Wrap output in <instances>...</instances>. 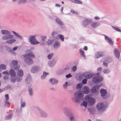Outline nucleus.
I'll return each instance as SVG.
<instances>
[{
  "instance_id": "nucleus-56",
  "label": "nucleus",
  "mask_w": 121,
  "mask_h": 121,
  "mask_svg": "<svg viewBox=\"0 0 121 121\" xmlns=\"http://www.w3.org/2000/svg\"><path fill=\"white\" fill-rule=\"evenodd\" d=\"M6 49L10 52L11 51L12 49L11 48L8 46H7L6 48Z\"/></svg>"
},
{
  "instance_id": "nucleus-61",
  "label": "nucleus",
  "mask_w": 121,
  "mask_h": 121,
  "mask_svg": "<svg viewBox=\"0 0 121 121\" xmlns=\"http://www.w3.org/2000/svg\"><path fill=\"white\" fill-rule=\"evenodd\" d=\"M69 69V67L68 66H66L64 69V71H66V70Z\"/></svg>"
},
{
  "instance_id": "nucleus-40",
  "label": "nucleus",
  "mask_w": 121,
  "mask_h": 121,
  "mask_svg": "<svg viewBox=\"0 0 121 121\" xmlns=\"http://www.w3.org/2000/svg\"><path fill=\"white\" fill-rule=\"evenodd\" d=\"M12 114H10L7 116L5 117V118L6 120H9L12 118Z\"/></svg>"
},
{
  "instance_id": "nucleus-45",
  "label": "nucleus",
  "mask_w": 121,
  "mask_h": 121,
  "mask_svg": "<svg viewBox=\"0 0 121 121\" xmlns=\"http://www.w3.org/2000/svg\"><path fill=\"white\" fill-rule=\"evenodd\" d=\"M110 72V70L107 69H105L103 70V72L105 73H109Z\"/></svg>"
},
{
  "instance_id": "nucleus-39",
  "label": "nucleus",
  "mask_w": 121,
  "mask_h": 121,
  "mask_svg": "<svg viewBox=\"0 0 121 121\" xmlns=\"http://www.w3.org/2000/svg\"><path fill=\"white\" fill-rule=\"evenodd\" d=\"M82 85L81 83H79L77 84L76 86L77 89H81L82 86Z\"/></svg>"
},
{
  "instance_id": "nucleus-12",
  "label": "nucleus",
  "mask_w": 121,
  "mask_h": 121,
  "mask_svg": "<svg viewBox=\"0 0 121 121\" xmlns=\"http://www.w3.org/2000/svg\"><path fill=\"white\" fill-rule=\"evenodd\" d=\"M63 111L64 113L67 117L72 113L70 110L67 107H64L63 109Z\"/></svg>"
},
{
  "instance_id": "nucleus-60",
  "label": "nucleus",
  "mask_w": 121,
  "mask_h": 121,
  "mask_svg": "<svg viewBox=\"0 0 121 121\" xmlns=\"http://www.w3.org/2000/svg\"><path fill=\"white\" fill-rule=\"evenodd\" d=\"M5 97L6 100H8L9 99V95L8 94H6L5 95Z\"/></svg>"
},
{
  "instance_id": "nucleus-43",
  "label": "nucleus",
  "mask_w": 121,
  "mask_h": 121,
  "mask_svg": "<svg viewBox=\"0 0 121 121\" xmlns=\"http://www.w3.org/2000/svg\"><path fill=\"white\" fill-rule=\"evenodd\" d=\"M16 80L17 82H19L22 80V78L20 77H17L16 78Z\"/></svg>"
},
{
  "instance_id": "nucleus-54",
  "label": "nucleus",
  "mask_w": 121,
  "mask_h": 121,
  "mask_svg": "<svg viewBox=\"0 0 121 121\" xmlns=\"http://www.w3.org/2000/svg\"><path fill=\"white\" fill-rule=\"evenodd\" d=\"M14 77H13L11 79V81L13 83L15 82L16 80V78H15Z\"/></svg>"
},
{
  "instance_id": "nucleus-33",
  "label": "nucleus",
  "mask_w": 121,
  "mask_h": 121,
  "mask_svg": "<svg viewBox=\"0 0 121 121\" xmlns=\"http://www.w3.org/2000/svg\"><path fill=\"white\" fill-rule=\"evenodd\" d=\"M54 41V39H50L48 40L47 41V43L48 45H49L51 44Z\"/></svg>"
},
{
  "instance_id": "nucleus-4",
  "label": "nucleus",
  "mask_w": 121,
  "mask_h": 121,
  "mask_svg": "<svg viewBox=\"0 0 121 121\" xmlns=\"http://www.w3.org/2000/svg\"><path fill=\"white\" fill-rule=\"evenodd\" d=\"M86 100L87 101L89 106H91L95 102V99L94 98L90 97L89 95H86L85 97Z\"/></svg>"
},
{
  "instance_id": "nucleus-2",
  "label": "nucleus",
  "mask_w": 121,
  "mask_h": 121,
  "mask_svg": "<svg viewBox=\"0 0 121 121\" xmlns=\"http://www.w3.org/2000/svg\"><path fill=\"white\" fill-rule=\"evenodd\" d=\"M83 95V94L79 90L75 93L74 97L72 98V100L74 102L79 103L80 102L79 99L82 98Z\"/></svg>"
},
{
  "instance_id": "nucleus-36",
  "label": "nucleus",
  "mask_w": 121,
  "mask_h": 121,
  "mask_svg": "<svg viewBox=\"0 0 121 121\" xmlns=\"http://www.w3.org/2000/svg\"><path fill=\"white\" fill-rule=\"evenodd\" d=\"M48 73H46L45 71H44L43 72V75H42L41 77V78L42 79H43L45 78L46 75H48Z\"/></svg>"
},
{
  "instance_id": "nucleus-6",
  "label": "nucleus",
  "mask_w": 121,
  "mask_h": 121,
  "mask_svg": "<svg viewBox=\"0 0 121 121\" xmlns=\"http://www.w3.org/2000/svg\"><path fill=\"white\" fill-rule=\"evenodd\" d=\"M103 79V78L101 76H95L92 78L93 82L95 83L99 82L102 81Z\"/></svg>"
},
{
  "instance_id": "nucleus-10",
  "label": "nucleus",
  "mask_w": 121,
  "mask_h": 121,
  "mask_svg": "<svg viewBox=\"0 0 121 121\" xmlns=\"http://www.w3.org/2000/svg\"><path fill=\"white\" fill-rule=\"evenodd\" d=\"M28 53L24 55L23 56L24 57H26L29 56L32 58L35 57V55L32 52V51L31 49H28L27 51Z\"/></svg>"
},
{
  "instance_id": "nucleus-62",
  "label": "nucleus",
  "mask_w": 121,
  "mask_h": 121,
  "mask_svg": "<svg viewBox=\"0 0 121 121\" xmlns=\"http://www.w3.org/2000/svg\"><path fill=\"white\" fill-rule=\"evenodd\" d=\"M12 39H11L10 40L12 44L13 43H14L16 41V40L15 39H13V38Z\"/></svg>"
},
{
  "instance_id": "nucleus-64",
  "label": "nucleus",
  "mask_w": 121,
  "mask_h": 121,
  "mask_svg": "<svg viewBox=\"0 0 121 121\" xmlns=\"http://www.w3.org/2000/svg\"><path fill=\"white\" fill-rule=\"evenodd\" d=\"M6 43H8L9 44H12V43L11 42L10 40L6 41Z\"/></svg>"
},
{
  "instance_id": "nucleus-42",
  "label": "nucleus",
  "mask_w": 121,
  "mask_h": 121,
  "mask_svg": "<svg viewBox=\"0 0 121 121\" xmlns=\"http://www.w3.org/2000/svg\"><path fill=\"white\" fill-rule=\"evenodd\" d=\"M108 42L111 45H113V42L110 38L108 41Z\"/></svg>"
},
{
  "instance_id": "nucleus-44",
  "label": "nucleus",
  "mask_w": 121,
  "mask_h": 121,
  "mask_svg": "<svg viewBox=\"0 0 121 121\" xmlns=\"http://www.w3.org/2000/svg\"><path fill=\"white\" fill-rule=\"evenodd\" d=\"M53 53H51L49 54L47 56V57L49 59H50L53 56Z\"/></svg>"
},
{
  "instance_id": "nucleus-20",
  "label": "nucleus",
  "mask_w": 121,
  "mask_h": 121,
  "mask_svg": "<svg viewBox=\"0 0 121 121\" xmlns=\"http://www.w3.org/2000/svg\"><path fill=\"white\" fill-rule=\"evenodd\" d=\"M32 82V79L30 76V75L29 74L28 75L26 80V82L27 83H29Z\"/></svg>"
},
{
  "instance_id": "nucleus-38",
  "label": "nucleus",
  "mask_w": 121,
  "mask_h": 121,
  "mask_svg": "<svg viewBox=\"0 0 121 121\" xmlns=\"http://www.w3.org/2000/svg\"><path fill=\"white\" fill-rule=\"evenodd\" d=\"M105 61L109 63L112 62V61L113 60L112 58H109L106 59Z\"/></svg>"
},
{
  "instance_id": "nucleus-35",
  "label": "nucleus",
  "mask_w": 121,
  "mask_h": 121,
  "mask_svg": "<svg viewBox=\"0 0 121 121\" xmlns=\"http://www.w3.org/2000/svg\"><path fill=\"white\" fill-rule=\"evenodd\" d=\"M88 104L87 101H86L83 102L81 104V106H84L85 107H86L87 106V105Z\"/></svg>"
},
{
  "instance_id": "nucleus-57",
  "label": "nucleus",
  "mask_w": 121,
  "mask_h": 121,
  "mask_svg": "<svg viewBox=\"0 0 121 121\" xmlns=\"http://www.w3.org/2000/svg\"><path fill=\"white\" fill-rule=\"evenodd\" d=\"M3 79L5 80H7L8 79V77L7 76H4L3 77Z\"/></svg>"
},
{
  "instance_id": "nucleus-50",
  "label": "nucleus",
  "mask_w": 121,
  "mask_h": 121,
  "mask_svg": "<svg viewBox=\"0 0 121 121\" xmlns=\"http://www.w3.org/2000/svg\"><path fill=\"white\" fill-rule=\"evenodd\" d=\"M21 107H24L25 105V103L24 102H21Z\"/></svg>"
},
{
  "instance_id": "nucleus-53",
  "label": "nucleus",
  "mask_w": 121,
  "mask_h": 121,
  "mask_svg": "<svg viewBox=\"0 0 121 121\" xmlns=\"http://www.w3.org/2000/svg\"><path fill=\"white\" fill-rule=\"evenodd\" d=\"M68 83L67 82H66L65 84H64L63 85V88L65 89L66 88V87L67 86V85H68Z\"/></svg>"
},
{
  "instance_id": "nucleus-49",
  "label": "nucleus",
  "mask_w": 121,
  "mask_h": 121,
  "mask_svg": "<svg viewBox=\"0 0 121 121\" xmlns=\"http://www.w3.org/2000/svg\"><path fill=\"white\" fill-rule=\"evenodd\" d=\"M77 69V67L76 66H74L72 69V71L73 72L75 71Z\"/></svg>"
},
{
  "instance_id": "nucleus-29",
  "label": "nucleus",
  "mask_w": 121,
  "mask_h": 121,
  "mask_svg": "<svg viewBox=\"0 0 121 121\" xmlns=\"http://www.w3.org/2000/svg\"><path fill=\"white\" fill-rule=\"evenodd\" d=\"M70 1L72 2L75 3L81 4L82 2L79 0H70Z\"/></svg>"
},
{
  "instance_id": "nucleus-21",
  "label": "nucleus",
  "mask_w": 121,
  "mask_h": 121,
  "mask_svg": "<svg viewBox=\"0 0 121 121\" xmlns=\"http://www.w3.org/2000/svg\"><path fill=\"white\" fill-rule=\"evenodd\" d=\"M53 47L55 49L58 48L60 45L59 42L57 41H55L53 44Z\"/></svg>"
},
{
  "instance_id": "nucleus-63",
  "label": "nucleus",
  "mask_w": 121,
  "mask_h": 121,
  "mask_svg": "<svg viewBox=\"0 0 121 121\" xmlns=\"http://www.w3.org/2000/svg\"><path fill=\"white\" fill-rule=\"evenodd\" d=\"M105 60H104L103 62V65L106 67H107L108 66L107 64L105 62Z\"/></svg>"
},
{
  "instance_id": "nucleus-13",
  "label": "nucleus",
  "mask_w": 121,
  "mask_h": 121,
  "mask_svg": "<svg viewBox=\"0 0 121 121\" xmlns=\"http://www.w3.org/2000/svg\"><path fill=\"white\" fill-rule=\"evenodd\" d=\"M24 59V61L27 65H31L33 62V61L32 59L30 57H26Z\"/></svg>"
},
{
  "instance_id": "nucleus-55",
  "label": "nucleus",
  "mask_w": 121,
  "mask_h": 121,
  "mask_svg": "<svg viewBox=\"0 0 121 121\" xmlns=\"http://www.w3.org/2000/svg\"><path fill=\"white\" fill-rule=\"evenodd\" d=\"M72 76V75H71L70 73H69V74H68L66 75L65 76L67 78H70Z\"/></svg>"
},
{
  "instance_id": "nucleus-9",
  "label": "nucleus",
  "mask_w": 121,
  "mask_h": 121,
  "mask_svg": "<svg viewBox=\"0 0 121 121\" xmlns=\"http://www.w3.org/2000/svg\"><path fill=\"white\" fill-rule=\"evenodd\" d=\"M100 86H95L91 90V92L95 95H97L99 94V89Z\"/></svg>"
},
{
  "instance_id": "nucleus-59",
  "label": "nucleus",
  "mask_w": 121,
  "mask_h": 121,
  "mask_svg": "<svg viewBox=\"0 0 121 121\" xmlns=\"http://www.w3.org/2000/svg\"><path fill=\"white\" fill-rule=\"evenodd\" d=\"M10 53L14 56H15L16 55V53L15 52H13L12 50L10 52Z\"/></svg>"
},
{
  "instance_id": "nucleus-19",
  "label": "nucleus",
  "mask_w": 121,
  "mask_h": 121,
  "mask_svg": "<svg viewBox=\"0 0 121 121\" xmlns=\"http://www.w3.org/2000/svg\"><path fill=\"white\" fill-rule=\"evenodd\" d=\"M49 81L52 85H56L58 82L57 79L54 78L50 79H49Z\"/></svg>"
},
{
  "instance_id": "nucleus-31",
  "label": "nucleus",
  "mask_w": 121,
  "mask_h": 121,
  "mask_svg": "<svg viewBox=\"0 0 121 121\" xmlns=\"http://www.w3.org/2000/svg\"><path fill=\"white\" fill-rule=\"evenodd\" d=\"M27 1V0H19L18 1V3L19 4H25Z\"/></svg>"
},
{
  "instance_id": "nucleus-23",
  "label": "nucleus",
  "mask_w": 121,
  "mask_h": 121,
  "mask_svg": "<svg viewBox=\"0 0 121 121\" xmlns=\"http://www.w3.org/2000/svg\"><path fill=\"white\" fill-rule=\"evenodd\" d=\"M115 55L117 58H119L120 56V52L117 49L115 48L114 50Z\"/></svg>"
},
{
  "instance_id": "nucleus-11",
  "label": "nucleus",
  "mask_w": 121,
  "mask_h": 121,
  "mask_svg": "<svg viewBox=\"0 0 121 121\" xmlns=\"http://www.w3.org/2000/svg\"><path fill=\"white\" fill-rule=\"evenodd\" d=\"M40 69V68L39 66H35L31 68V71L32 73H36L39 72Z\"/></svg>"
},
{
  "instance_id": "nucleus-37",
  "label": "nucleus",
  "mask_w": 121,
  "mask_h": 121,
  "mask_svg": "<svg viewBox=\"0 0 121 121\" xmlns=\"http://www.w3.org/2000/svg\"><path fill=\"white\" fill-rule=\"evenodd\" d=\"M84 75V74L83 75V74H80L78 77V78L77 79L78 81H81L83 78Z\"/></svg>"
},
{
  "instance_id": "nucleus-32",
  "label": "nucleus",
  "mask_w": 121,
  "mask_h": 121,
  "mask_svg": "<svg viewBox=\"0 0 121 121\" xmlns=\"http://www.w3.org/2000/svg\"><path fill=\"white\" fill-rule=\"evenodd\" d=\"M17 75L19 77H21L23 76V73L22 70V69H20L17 72Z\"/></svg>"
},
{
  "instance_id": "nucleus-1",
  "label": "nucleus",
  "mask_w": 121,
  "mask_h": 121,
  "mask_svg": "<svg viewBox=\"0 0 121 121\" xmlns=\"http://www.w3.org/2000/svg\"><path fill=\"white\" fill-rule=\"evenodd\" d=\"M1 32L3 34L5 35L2 37V39L3 40H7L13 38H14V36L11 34V32L9 31L3 30L1 31Z\"/></svg>"
},
{
  "instance_id": "nucleus-52",
  "label": "nucleus",
  "mask_w": 121,
  "mask_h": 121,
  "mask_svg": "<svg viewBox=\"0 0 121 121\" xmlns=\"http://www.w3.org/2000/svg\"><path fill=\"white\" fill-rule=\"evenodd\" d=\"M47 38L46 36H41V38L42 39V40L43 41H45V39Z\"/></svg>"
},
{
  "instance_id": "nucleus-28",
  "label": "nucleus",
  "mask_w": 121,
  "mask_h": 121,
  "mask_svg": "<svg viewBox=\"0 0 121 121\" xmlns=\"http://www.w3.org/2000/svg\"><path fill=\"white\" fill-rule=\"evenodd\" d=\"M9 73L12 77H14L15 75V71L13 69H11L9 71Z\"/></svg>"
},
{
  "instance_id": "nucleus-16",
  "label": "nucleus",
  "mask_w": 121,
  "mask_h": 121,
  "mask_svg": "<svg viewBox=\"0 0 121 121\" xmlns=\"http://www.w3.org/2000/svg\"><path fill=\"white\" fill-rule=\"evenodd\" d=\"M67 117L70 121H77L75 115L73 113Z\"/></svg>"
},
{
  "instance_id": "nucleus-27",
  "label": "nucleus",
  "mask_w": 121,
  "mask_h": 121,
  "mask_svg": "<svg viewBox=\"0 0 121 121\" xmlns=\"http://www.w3.org/2000/svg\"><path fill=\"white\" fill-rule=\"evenodd\" d=\"M103 56V53L102 52H99L96 53L95 56L98 58Z\"/></svg>"
},
{
  "instance_id": "nucleus-46",
  "label": "nucleus",
  "mask_w": 121,
  "mask_h": 121,
  "mask_svg": "<svg viewBox=\"0 0 121 121\" xmlns=\"http://www.w3.org/2000/svg\"><path fill=\"white\" fill-rule=\"evenodd\" d=\"M59 37L62 41H64V37L63 35L60 34L59 35Z\"/></svg>"
},
{
  "instance_id": "nucleus-24",
  "label": "nucleus",
  "mask_w": 121,
  "mask_h": 121,
  "mask_svg": "<svg viewBox=\"0 0 121 121\" xmlns=\"http://www.w3.org/2000/svg\"><path fill=\"white\" fill-rule=\"evenodd\" d=\"M12 32L13 34L15 36H17L18 38H19L21 39H23L21 35H19L18 33H17L14 31H12Z\"/></svg>"
},
{
  "instance_id": "nucleus-26",
  "label": "nucleus",
  "mask_w": 121,
  "mask_h": 121,
  "mask_svg": "<svg viewBox=\"0 0 121 121\" xmlns=\"http://www.w3.org/2000/svg\"><path fill=\"white\" fill-rule=\"evenodd\" d=\"M52 36L55 38H57L58 35V34L55 31L53 32L51 34Z\"/></svg>"
},
{
  "instance_id": "nucleus-17",
  "label": "nucleus",
  "mask_w": 121,
  "mask_h": 121,
  "mask_svg": "<svg viewBox=\"0 0 121 121\" xmlns=\"http://www.w3.org/2000/svg\"><path fill=\"white\" fill-rule=\"evenodd\" d=\"M82 91L84 93L87 94L89 92L90 89L87 86H84L82 87Z\"/></svg>"
},
{
  "instance_id": "nucleus-3",
  "label": "nucleus",
  "mask_w": 121,
  "mask_h": 121,
  "mask_svg": "<svg viewBox=\"0 0 121 121\" xmlns=\"http://www.w3.org/2000/svg\"><path fill=\"white\" fill-rule=\"evenodd\" d=\"M100 92L101 95L103 99H106L110 96V94L107 93L106 90L104 89H101L100 91Z\"/></svg>"
},
{
  "instance_id": "nucleus-15",
  "label": "nucleus",
  "mask_w": 121,
  "mask_h": 121,
  "mask_svg": "<svg viewBox=\"0 0 121 121\" xmlns=\"http://www.w3.org/2000/svg\"><path fill=\"white\" fill-rule=\"evenodd\" d=\"M40 113L39 116L41 117L45 118L47 117L48 115L47 113L40 109H39Z\"/></svg>"
},
{
  "instance_id": "nucleus-51",
  "label": "nucleus",
  "mask_w": 121,
  "mask_h": 121,
  "mask_svg": "<svg viewBox=\"0 0 121 121\" xmlns=\"http://www.w3.org/2000/svg\"><path fill=\"white\" fill-rule=\"evenodd\" d=\"M87 81V80L85 78L82 80V83L84 84H85L86 83Z\"/></svg>"
},
{
  "instance_id": "nucleus-7",
  "label": "nucleus",
  "mask_w": 121,
  "mask_h": 121,
  "mask_svg": "<svg viewBox=\"0 0 121 121\" xmlns=\"http://www.w3.org/2000/svg\"><path fill=\"white\" fill-rule=\"evenodd\" d=\"M18 63L17 60H14L12 61L11 65L12 68L16 71L18 70L20 67V66L17 65Z\"/></svg>"
},
{
  "instance_id": "nucleus-22",
  "label": "nucleus",
  "mask_w": 121,
  "mask_h": 121,
  "mask_svg": "<svg viewBox=\"0 0 121 121\" xmlns=\"http://www.w3.org/2000/svg\"><path fill=\"white\" fill-rule=\"evenodd\" d=\"M100 25V23L98 22H92L91 24V26L93 28H96Z\"/></svg>"
},
{
  "instance_id": "nucleus-14",
  "label": "nucleus",
  "mask_w": 121,
  "mask_h": 121,
  "mask_svg": "<svg viewBox=\"0 0 121 121\" xmlns=\"http://www.w3.org/2000/svg\"><path fill=\"white\" fill-rule=\"evenodd\" d=\"M91 21V19L85 18L83 21V26L84 27H86L88 25Z\"/></svg>"
},
{
  "instance_id": "nucleus-18",
  "label": "nucleus",
  "mask_w": 121,
  "mask_h": 121,
  "mask_svg": "<svg viewBox=\"0 0 121 121\" xmlns=\"http://www.w3.org/2000/svg\"><path fill=\"white\" fill-rule=\"evenodd\" d=\"M84 77L87 79H90L93 76V74L88 72H85L84 73Z\"/></svg>"
},
{
  "instance_id": "nucleus-48",
  "label": "nucleus",
  "mask_w": 121,
  "mask_h": 121,
  "mask_svg": "<svg viewBox=\"0 0 121 121\" xmlns=\"http://www.w3.org/2000/svg\"><path fill=\"white\" fill-rule=\"evenodd\" d=\"M112 27L114 29L116 30V31L119 32L121 31L120 30L119 28L114 26H112Z\"/></svg>"
},
{
  "instance_id": "nucleus-25",
  "label": "nucleus",
  "mask_w": 121,
  "mask_h": 121,
  "mask_svg": "<svg viewBox=\"0 0 121 121\" xmlns=\"http://www.w3.org/2000/svg\"><path fill=\"white\" fill-rule=\"evenodd\" d=\"M56 62V61L54 60H53L50 61L48 63V65L50 67H51L53 66Z\"/></svg>"
},
{
  "instance_id": "nucleus-34",
  "label": "nucleus",
  "mask_w": 121,
  "mask_h": 121,
  "mask_svg": "<svg viewBox=\"0 0 121 121\" xmlns=\"http://www.w3.org/2000/svg\"><path fill=\"white\" fill-rule=\"evenodd\" d=\"M30 85V86H29L28 88V91L30 95H31L33 94V92L32 88L30 87V86H31V85Z\"/></svg>"
},
{
  "instance_id": "nucleus-30",
  "label": "nucleus",
  "mask_w": 121,
  "mask_h": 121,
  "mask_svg": "<svg viewBox=\"0 0 121 121\" xmlns=\"http://www.w3.org/2000/svg\"><path fill=\"white\" fill-rule=\"evenodd\" d=\"M55 21L56 22L60 25H63V23L58 18H56L55 19Z\"/></svg>"
},
{
  "instance_id": "nucleus-41",
  "label": "nucleus",
  "mask_w": 121,
  "mask_h": 121,
  "mask_svg": "<svg viewBox=\"0 0 121 121\" xmlns=\"http://www.w3.org/2000/svg\"><path fill=\"white\" fill-rule=\"evenodd\" d=\"M0 66L3 70H4L6 69V65L4 64H1L0 65Z\"/></svg>"
},
{
  "instance_id": "nucleus-47",
  "label": "nucleus",
  "mask_w": 121,
  "mask_h": 121,
  "mask_svg": "<svg viewBox=\"0 0 121 121\" xmlns=\"http://www.w3.org/2000/svg\"><path fill=\"white\" fill-rule=\"evenodd\" d=\"M80 53L81 55H82V56H83V57H85V56L84 55V52L82 50H80Z\"/></svg>"
},
{
  "instance_id": "nucleus-5",
  "label": "nucleus",
  "mask_w": 121,
  "mask_h": 121,
  "mask_svg": "<svg viewBox=\"0 0 121 121\" xmlns=\"http://www.w3.org/2000/svg\"><path fill=\"white\" fill-rule=\"evenodd\" d=\"M28 39L32 44H35L39 43V42H38L36 39L35 35L30 36L28 38Z\"/></svg>"
},
{
  "instance_id": "nucleus-8",
  "label": "nucleus",
  "mask_w": 121,
  "mask_h": 121,
  "mask_svg": "<svg viewBox=\"0 0 121 121\" xmlns=\"http://www.w3.org/2000/svg\"><path fill=\"white\" fill-rule=\"evenodd\" d=\"M97 110L99 111H103L105 108L106 106L103 103L99 102L96 105Z\"/></svg>"
},
{
  "instance_id": "nucleus-58",
  "label": "nucleus",
  "mask_w": 121,
  "mask_h": 121,
  "mask_svg": "<svg viewBox=\"0 0 121 121\" xmlns=\"http://www.w3.org/2000/svg\"><path fill=\"white\" fill-rule=\"evenodd\" d=\"M2 73L4 74H6L8 75L9 74V72L6 71H4L2 72Z\"/></svg>"
}]
</instances>
